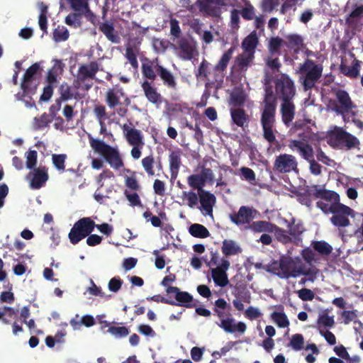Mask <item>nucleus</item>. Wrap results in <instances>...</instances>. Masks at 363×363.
<instances>
[{
	"mask_svg": "<svg viewBox=\"0 0 363 363\" xmlns=\"http://www.w3.org/2000/svg\"><path fill=\"white\" fill-rule=\"evenodd\" d=\"M220 4L221 0H198L200 11L211 16L217 14Z\"/></svg>",
	"mask_w": 363,
	"mask_h": 363,
	"instance_id": "obj_26",
	"label": "nucleus"
},
{
	"mask_svg": "<svg viewBox=\"0 0 363 363\" xmlns=\"http://www.w3.org/2000/svg\"><path fill=\"white\" fill-rule=\"evenodd\" d=\"M271 269L282 279L297 278L301 274L314 276L317 273L313 268L308 267L300 257L291 256H281L278 261L272 264Z\"/></svg>",
	"mask_w": 363,
	"mask_h": 363,
	"instance_id": "obj_1",
	"label": "nucleus"
},
{
	"mask_svg": "<svg viewBox=\"0 0 363 363\" xmlns=\"http://www.w3.org/2000/svg\"><path fill=\"white\" fill-rule=\"evenodd\" d=\"M287 227L289 228V233L293 239V242L298 243L301 241L300 235L305 230L302 223L301 222H296L294 219H292L291 223H288Z\"/></svg>",
	"mask_w": 363,
	"mask_h": 363,
	"instance_id": "obj_36",
	"label": "nucleus"
},
{
	"mask_svg": "<svg viewBox=\"0 0 363 363\" xmlns=\"http://www.w3.org/2000/svg\"><path fill=\"white\" fill-rule=\"evenodd\" d=\"M67 156L65 154H53L52 155V161L55 168L60 172H63L65 169V160Z\"/></svg>",
	"mask_w": 363,
	"mask_h": 363,
	"instance_id": "obj_55",
	"label": "nucleus"
},
{
	"mask_svg": "<svg viewBox=\"0 0 363 363\" xmlns=\"http://www.w3.org/2000/svg\"><path fill=\"white\" fill-rule=\"evenodd\" d=\"M322 67L315 65L312 60H307L299 68L301 79L306 89L313 86L322 73Z\"/></svg>",
	"mask_w": 363,
	"mask_h": 363,
	"instance_id": "obj_6",
	"label": "nucleus"
},
{
	"mask_svg": "<svg viewBox=\"0 0 363 363\" xmlns=\"http://www.w3.org/2000/svg\"><path fill=\"white\" fill-rule=\"evenodd\" d=\"M166 291L168 294L174 295L177 301V303L175 302V305L183 306L185 307L191 306L193 298L189 293L181 291L175 286H168Z\"/></svg>",
	"mask_w": 363,
	"mask_h": 363,
	"instance_id": "obj_21",
	"label": "nucleus"
},
{
	"mask_svg": "<svg viewBox=\"0 0 363 363\" xmlns=\"http://www.w3.org/2000/svg\"><path fill=\"white\" fill-rule=\"evenodd\" d=\"M353 104L347 92L343 90H337L335 92V99H330L327 104V111L335 112L342 117L345 122L349 121L350 117L355 115Z\"/></svg>",
	"mask_w": 363,
	"mask_h": 363,
	"instance_id": "obj_5",
	"label": "nucleus"
},
{
	"mask_svg": "<svg viewBox=\"0 0 363 363\" xmlns=\"http://www.w3.org/2000/svg\"><path fill=\"white\" fill-rule=\"evenodd\" d=\"M205 178L200 174H191L187 178V183L190 187L197 190L198 193L204 191L203 187L205 185Z\"/></svg>",
	"mask_w": 363,
	"mask_h": 363,
	"instance_id": "obj_42",
	"label": "nucleus"
},
{
	"mask_svg": "<svg viewBox=\"0 0 363 363\" xmlns=\"http://www.w3.org/2000/svg\"><path fill=\"white\" fill-rule=\"evenodd\" d=\"M361 64L362 62L359 60L354 58L353 55H350V62L348 63L347 59L343 60L340 69L345 75L351 78H356L359 74Z\"/></svg>",
	"mask_w": 363,
	"mask_h": 363,
	"instance_id": "obj_19",
	"label": "nucleus"
},
{
	"mask_svg": "<svg viewBox=\"0 0 363 363\" xmlns=\"http://www.w3.org/2000/svg\"><path fill=\"white\" fill-rule=\"evenodd\" d=\"M276 92L283 101H291L295 94V89L293 82L289 77L282 75L277 79Z\"/></svg>",
	"mask_w": 363,
	"mask_h": 363,
	"instance_id": "obj_14",
	"label": "nucleus"
},
{
	"mask_svg": "<svg viewBox=\"0 0 363 363\" xmlns=\"http://www.w3.org/2000/svg\"><path fill=\"white\" fill-rule=\"evenodd\" d=\"M50 121V116L46 113H43L40 117L34 118L33 126L35 129H42L46 127Z\"/></svg>",
	"mask_w": 363,
	"mask_h": 363,
	"instance_id": "obj_61",
	"label": "nucleus"
},
{
	"mask_svg": "<svg viewBox=\"0 0 363 363\" xmlns=\"http://www.w3.org/2000/svg\"><path fill=\"white\" fill-rule=\"evenodd\" d=\"M38 7L40 10V15L38 19V24L40 29L43 32H47V13L48 6L43 2L38 3Z\"/></svg>",
	"mask_w": 363,
	"mask_h": 363,
	"instance_id": "obj_46",
	"label": "nucleus"
},
{
	"mask_svg": "<svg viewBox=\"0 0 363 363\" xmlns=\"http://www.w3.org/2000/svg\"><path fill=\"white\" fill-rule=\"evenodd\" d=\"M26 179L29 182L31 189H39L48 179V170L45 167L30 169V172L26 176Z\"/></svg>",
	"mask_w": 363,
	"mask_h": 363,
	"instance_id": "obj_15",
	"label": "nucleus"
},
{
	"mask_svg": "<svg viewBox=\"0 0 363 363\" xmlns=\"http://www.w3.org/2000/svg\"><path fill=\"white\" fill-rule=\"evenodd\" d=\"M200 206H198L199 209L204 216H210L212 219L213 208L216 202V198L214 194L207 191H201L199 193Z\"/></svg>",
	"mask_w": 363,
	"mask_h": 363,
	"instance_id": "obj_16",
	"label": "nucleus"
},
{
	"mask_svg": "<svg viewBox=\"0 0 363 363\" xmlns=\"http://www.w3.org/2000/svg\"><path fill=\"white\" fill-rule=\"evenodd\" d=\"M26 158V167L29 169H34L37 164L38 153L35 150H29L25 155Z\"/></svg>",
	"mask_w": 363,
	"mask_h": 363,
	"instance_id": "obj_62",
	"label": "nucleus"
},
{
	"mask_svg": "<svg viewBox=\"0 0 363 363\" xmlns=\"http://www.w3.org/2000/svg\"><path fill=\"white\" fill-rule=\"evenodd\" d=\"M123 133L128 144L132 145H145L143 135L140 130L134 128L131 123L121 125Z\"/></svg>",
	"mask_w": 363,
	"mask_h": 363,
	"instance_id": "obj_18",
	"label": "nucleus"
},
{
	"mask_svg": "<svg viewBox=\"0 0 363 363\" xmlns=\"http://www.w3.org/2000/svg\"><path fill=\"white\" fill-rule=\"evenodd\" d=\"M271 318L279 328H288L289 325V320L284 313L273 312Z\"/></svg>",
	"mask_w": 363,
	"mask_h": 363,
	"instance_id": "obj_47",
	"label": "nucleus"
},
{
	"mask_svg": "<svg viewBox=\"0 0 363 363\" xmlns=\"http://www.w3.org/2000/svg\"><path fill=\"white\" fill-rule=\"evenodd\" d=\"M258 43L257 34L253 32L247 36L242 43L243 52L255 55V51Z\"/></svg>",
	"mask_w": 363,
	"mask_h": 363,
	"instance_id": "obj_35",
	"label": "nucleus"
},
{
	"mask_svg": "<svg viewBox=\"0 0 363 363\" xmlns=\"http://www.w3.org/2000/svg\"><path fill=\"white\" fill-rule=\"evenodd\" d=\"M230 311V307L228 303L223 298H218L215 302L214 312L218 317V313L225 315L229 314Z\"/></svg>",
	"mask_w": 363,
	"mask_h": 363,
	"instance_id": "obj_50",
	"label": "nucleus"
},
{
	"mask_svg": "<svg viewBox=\"0 0 363 363\" xmlns=\"http://www.w3.org/2000/svg\"><path fill=\"white\" fill-rule=\"evenodd\" d=\"M346 23L354 29H359L363 25V5L356 7L347 17Z\"/></svg>",
	"mask_w": 363,
	"mask_h": 363,
	"instance_id": "obj_23",
	"label": "nucleus"
},
{
	"mask_svg": "<svg viewBox=\"0 0 363 363\" xmlns=\"http://www.w3.org/2000/svg\"><path fill=\"white\" fill-rule=\"evenodd\" d=\"M181 198L183 201H186V205L191 208H194L196 206H198V203L199 201V194H196L192 191H183L181 196Z\"/></svg>",
	"mask_w": 363,
	"mask_h": 363,
	"instance_id": "obj_44",
	"label": "nucleus"
},
{
	"mask_svg": "<svg viewBox=\"0 0 363 363\" xmlns=\"http://www.w3.org/2000/svg\"><path fill=\"white\" fill-rule=\"evenodd\" d=\"M18 312V309L10 307H4V310L0 311V320H1L4 324H9L10 320L8 319V318H15Z\"/></svg>",
	"mask_w": 363,
	"mask_h": 363,
	"instance_id": "obj_53",
	"label": "nucleus"
},
{
	"mask_svg": "<svg viewBox=\"0 0 363 363\" xmlns=\"http://www.w3.org/2000/svg\"><path fill=\"white\" fill-rule=\"evenodd\" d=\"M174 48L177 56L183 60H191L197 55L196 43L188 38L179 39Z\"/></svg>",
	"mask_w": 363,
	"mask_h": 363,
	"instance_id": "obj_12",
	"label": "nucleus"
},
{
	"mask_svg": "<svg viewBox=\"0 0 363 363\" xmlns=\"http://www.w3.org/2000/svg\"><path fill=\"white\" fill-rule=\"evenodd\" d=\"M95 228L94 222L90 218H83L74 223L69 233L71 243L75 245L88 236Z\"/></svg>",
	"mask_w": 363,
	"mask_h": 363,
	"instance_id": "obj_8",
	"label": "nucleus"
},
{
	"mask_svg": "<svg viewBox=\"0 0 363 363\" xmlns=\"http://www.w3.org/2000/svg\"><path fill=\"white\" fill-rule=\"evenodd\" d=\"M181 156L182 152L179 150L172 151L169 156L172 178L175 179L178 175L179 169L182 164Z\"/></svg>",
	"mask_w": 363,
	"mask_h": 363,
	"instance_id": "obj_30",
	"label": "nucleus"
},
{
	"mask_svg": "<svg viewBox=\"0 0 363 363\" xmlns=\"http://www.w3.org/2000/svg\"><path fill=\"white\" fill-rule=\"evenodd\" d=\"M230 113L233 125L242 128L247 126L249 116L242 108L240 107H230Z\"/></svg>",
	"mask_w": 363,
	"mask_h": 363,
	"instance_id": "obj_20",
	"label": "nucleus"
},
{
	"mask_svg": "<svg viewBox=\"0 0 363 363\" xmlns=\"http://www.w3.org/2000/svg\"><path fill=\"white\" fill-rule=\"evenodd\" d=\"M273 233H274L275 236L279 241L283 243H288L290 242H293V239L291 235H288V233L286 230L279 228L276 225Z\"/></svg>",
	"mask_w": 363,
	"mask_h": 363,
	"instance_id": "obj_58",
	"label": "nucleus"
},
{
	"mask_svg": "<svg viewBox=\"0 0 363 363\" xmlns=\"http://www.w3.org/2000/svg\"><path fill=\"white\" fill-rule=\"evenodd\" d=\"M53 62L54 65L48 71L47 76V81L50 84H55L57 82V78L62 74L64 67L60 60H55Z\"/></svg>",
	"mask_w": 363,
	"mask_h": 363,
	"instance_id": "obj_33",
	"label": "nucleus"
},
{
	"mask_svg": "<svg viewBox=\"0 0 363 363\" xmlns=\"http://www.w3.org/2000/svg\"><path fill=\"white\" fill-rule=\"evenodd\" d=\"M317 206L325 213H333V212L345 211L350 212L348 206L342 203H333L325 201H320L316 203Z\"/></svg>",
	"mask_w": 363,
	"mask_h": 363,
	"instance_id": "obj_28",
	"label": "nucleus"
},
{
	"mask_svg": "<svg viewBox=\"0 0 363 363\" xmlns=\"http://www.w3.org/2000/svg\"><path fill=\"white\" fill-rule=\"evenodd\" d=\"M218 318L219 320L216 322V324L226 333L238 332L243 334L246 331V324L241 321L237 322L230 313L223 315L220 313Z\"/></svg>",
	"mask_w": 363,
	"mask_h": 363,
	"instance_id": "obj_10",
	"label": "nucleus"
},
{
	"mask_svg": "<svg viewBox=\"0 0 363 363\" xmlns=\"http://www.w3.org/2000/svg\"><path fill=\"white\" fill-rule=\"evenodd\" d=\"M154 158L152 156H147L142 160V165L145 169L147 174L150 176H153L155 172L153 170Z\"/></svg>",
	"mask_w": 363,
	"mask_h": 363,
	"instance_id": "obj_63",
	"label": "nucleus"
},
{
	"mask_svg": "<svg viewBox=\"0 0 363 363\" xmlns=\"http://www.w3.org/2000/svg\"><path fill=\"white\" fill-rule=\"evenodd\" d=\"M72 8L79 13H86L89 12L88 0H67Z\"/></svg>",
	"mask_w": 363,
	"mask_h": 363,
	"instance_id": "obj_51",
	"label": "nucleus"
},
{
	"mask_svg": "<svg viewBox=\"0 0 363 363\" xmlns=\"http://www.w3.org/2000/svg\"><path fill=\"white\" fill-rule=\"evenodd\" d=\"M108 332L116 338L125 337L129 334L128 329L125 326H112L108 328Z\"/></svg>",
	"mask_w": 363,
	"mask_h": 363,
	"instance_id": "obj_59",
	"label": "nucleus"
},
{
	"mask_svg": "<svg viewBox=\"0 0 363 363\" xmlns=\"http://www.w3.org/2000/svg\"><path fill=\"white\" fill-rule=\"evenodd\" d=\"M94 113L99 122V123H105V121L108 118L107 116L106 108L101 105H96L94 108Z\"/></svg>",
	"mask_w": 363,
	"mask_h": 363,
	"instance_id": "obj_60",
	"label": "nucleus"
},
{
	"mask_svg": "<svg viewBox=\"0 0 363 363\" xmlns=\"http://www.w3.org/2000/svg\"><path fill=\"white\" fill-rule=\"evenodd\" d=\"M326 140L330 147L337 150H359L360 142L358 138L341 127L334 126L328 130Z\"/></svg>",
	"mask_w": 363,
	"mask_h": 363,
	"instance_id": "obj_4",
	"label": "nucleus"
},
{
	"mask_svg": "<svg viewBox=\"0 0 363 363\" xmlns=\"http://www.w3.org/2000/svg\"><path fill=\"white\" fill-rule=\"evenodd\" d=\"M314 195L325 201L333 203H340L339 195L333 191H328L323 187L315 186Z\"/></svg>",
	"mask_w": 363,
	"mask_h": 363,
	"instance_id": "obj_32",
	"label": "nucleus"
},
{
	"mask_svg": "<svg viewBox=\"0 0 363 363\" xmlns=\"http://www.w3.org/2000/svg\"><path fill=\"white\" fill-rule=\"evenodd\" d=\"M210 263L216 265L215 268L211 269V275L216 285L225 287L228 283V278L226 272L230 267V262L227 259H218L215 255L211 259Z\"/></svg>",
	"mask_w": 363,
	"mask_h": 363,
	"instance_id": "obj_7",
	"label": "nucleus"
},
{
	"mask_svg": "<svg viewBox=\"0 0 363 363\" xmlns=\"http://www.w3.org/2000/svg\"><path fill=\"white\" fill-rule=\"evenodd\" d=\"M282 121L289 125L294 119L295 115V106L291 101H283L281 106Z\"/></svg>",
	"mask_w": 363,
	"mask_h": 363,
	"instance_id": "obj_29",
	"label": "nucleus"
},
{
	"mask_svg": "<svg viewBox=\"0 0 363 363\" xmlns=\"http://www.w3.org/2000/svg\"><path fill=\"white\" fill-rule=\"evenodd\" d=\"M123 93L121 89H111L106 94V102L111 108H113L120 104V99Z\"/></svg>",
	"mask_w": 363,
	"mask_h": 363,
	"instance_id": "obj_38",
	"label": "nucleus"
},
{
	"mask_svg": "<svg viewBox=\"0 0 363 363\" xmlns=\"http://www.w3.org/2000/svg\"><path fill=\"white\" fill-rule=\"evenodd\" d=\"M40 69L41 62H36L26 70L21 84V89L26 94H31L35 90L38 76Z\"/></svg>",
	"mask_w": 363,
	"mask_h": 363,
	"instance_id": "obj_11",
	"label": "nucleus"
},
{
	"mask_svg": "<svg viewBox=\"0 0 363 363\" xmlns=\"http://www.w3.org/2000/svg\"><path fill=\"white\" fill-rule=\"evenodd\" d=\"M222 252L227 256L235 255L241 252V247L234 240H225L223 242Z\"/></svg>",
	"mask_w": 363,
	"mask_h": 363,
	"instance_id": "obj_40",
	"label": "nucleus"
},
{
	"mask_svg": "<svg viewBox=\"0 0 363 363\" xmlns=\"http://www.w3.org/2000/svg\"><path fill=\"white\" fill-rule=\"evenodd\" d=\"M304 338L301 334H295L290 338L289 346L295 351H300L303 348Z\"/></svg>",
	"mask_w": 363,
	"mask_h": 363,
	"instance_id": "obj_54",
	"label": "nucleus"
},
{
	"mask_svg": "<svg viewBox=\"0 0 363 363\" xmlns=\"http://www.w3.org/2000/svg\"><path fill=\"white\" fill-rule=\"evenodd\" d=\"M354 237L357 239L356 251H363V224L355 230Z\"/></svg>",
	"mask_w": 363,
	"mask_h": 363,
	"instance_id": "obj_64",
	"label": "nucleus"
},
{
	"mask_svg": "<svg viewBox=\"0 0 363 363\" xmlns=\"http://www.w3.org/2000/svg\"><path fill=\"white\" fill-rule=\"evenodd\" d=\"M157 66L159 65H154L152 62H147L143 63L142 66V72L143 75L150 79H155L156 75L155 72H157Z\"/></svg>",
	"mask_w": 363,
	"mask_h": 363,
	"instance_id": "obj_48",
	"label": "nucleus"
},
{
	"mask_svg": "<svg viewBox=\"0 0 363 363\" xmlns=\"http://www.w3.org/2000/svg\"><path fill=\"white\" fill-rule=\"evenodd\" d=\"M247 98L242 89L235 87L230 94L228 103L231 107H240L247 101Z\"/></svg>",
	"mask_w": 363,
	"mask_h": 363,
	"instance_id": "obj_25",
	"label": "nucleus"
},
{
	"mask_svg": "<svg viewBox=\"0 0 363 363\" xmlns=\"http://www.w3.org/2000/svg\"><path fill=\"white\" fill-rule=\"evenodd\" d=\"M257 211L252 207L242 206L237 213H231L229 218L238 226L250 224L257 217Z\"/></svg>",
	"mask_w": 363,
	"mask_h": 363,
	"instance_id": "obj_13",
	"label": "nucleus"
},
{
	"mask_svg": "<svg viewBox=\"0 0 363 363\" xmlns=\"http://www.w3.org/2000/svg\"><path fill=\"white\" fill-rule=\"evenodd\" d=\"M99 69L96 62H91L87 65H82L79 69L78 79L85 80L86 79L93 78Z\"/></svg>",
	"mask_w": 363,
	"mask_h": 363,
	"instance_id": "obj_31",
	"label": "nucleus"
},
{
	"mask_svg": "<svg viewBox=\"0 0 363 363\" xmlns=\"http://www.w3.org/2000/svg\"><path fill=\"white\" fill-rule=\"evenodd\" d=\"M189 233L196 238H206L210 235L208 229L201 224L194 223L189 228Z\"/></svg>",
	"mask_w": 363,
	"mask_h": 363,
	"instance_id": "obj_43",
	"label": "nucleus"
},
{
	"mask_svg": "<svg viewBox=\"0 0 363 363\" xmlns=\"http://www.w3.org/2000/svg\"><path fill=\"white\" fill-rule=\"evenodd\" d=\"M313 248L323 256L330 255L333 250L332 246L325 241H314L312 242Z\"/></svg>",
	"mask_w": 363,
	"mask_h": 363,
	"instance_id": "obj_45",
	"label": "nucleus"
},
{
	"mask_svg": "<svg viewBox=\"0 0 363 363\" xmlns=\"http://www.w3.org/2000/svg\"><path fill=\"white\" fill-rule=\"evenodd\" d=\"M247 228L255 233H272L275 229V225L267 221L259 220L250 223Z\"/></svg>",
	"mask_w": 363,
	"mask_h": 363,
	"instance_id": "obj_37",
	"label": "nucleus"
},
{
	"mask_svg": "<svg viewBox=\"0 0 363 363\" xmlns=\"http://www.w3.org/2000/svg\"><path fill=\"white\" fill-rule=\"evenodd\" d=\"M121 175L124 177L125 186L131 190H138L140 186L135 177V173L128 169H123Z\"/></svg>",
	"mask_w": 363,
	"mask_h": 363,
	"instance_id": "obj_39",
	"label": "nucleus"
},
{
	"mask_svg": "<svg viewBox=\"0 0 363 363\" xmlns=\"http://www.w3.org/2000/svg\"><path fill=\"white\" fill-rule=\"evenodd\" d=\"M274 169L279 173H290L298 172V161L295 156L290 154H281L276 157L274 162Z\"/></svg>",
	"mask_w": 363,
	"mask_h": 363,
	"instance_id": "obj_9",
	"label": "nucleus"
},
{
	"mask_svg": "<svg viewBox=\"0 0 363 363\" xmlns=\"http://www.w3.org/2000/svg\"><path fill=\"white\" fill-rule=\"evenodd\" d=\"M114 180V174L109 169L104 170L97 178V183L99 188H103L108 182Z\"/></svg>",
	"mask_w": 363,
	"mask_h": 363,
	"instance_id": "obj_52",
	"label": "nucleus"
},
{
	"mask_svg": "<svg viewBox=\"0 0 363 363\" xmlns=\"http://www.w3.org/2000/svg\"><path fill=\"white\" fill-rule=\"evenodd\" d=\"M255 55L242 52L238 55L235 60L234 69L239 71L240 74L245 73L251 65Z\"/></svg>",
	"mask_w": 363,
	"mask_h": 363,
	"instance_id": "obj_24",
	"label": "nucleus"
},
{
	"mask_svg": "<svg viewBox=\"0 0 363 363\" xmlns=\"http://www.w3.org/2000/svg\"><path fill=\"white\" fill-rule=\"evenodd\" d=\"M157 72L163 80L164 84L168 87L174 89L176 87V81L173 74L167 69L162 66H157Z\"/></svg>",
	"mask_w": 363,
	"mask_h": 363,
	"instance_id": "obj_41",
	"label": "nucleus"
},
{
	"mask_svg": "<svg viewBox=\"0 0 363 363\" xmlns=\"http://www.w3.org/2000/svg\"><path fill=\"white\" fill-rule=\"evenodd\" d=\"M240 173L242 179L249 182L250 184H255L256 183V176L254 171L248 167H241Z\"/></svg>",
	"mask_w": 363,
	"mask_h": 363,
	"instance_id": "obj_57",
	"label": "nucleus"
},
{
	"mask_svg": "<svg viewBox=\"0 0 363 363\" xmlns=\"http://www.w3.org/2000/svg\"><path fill=\"white\" fill-rule=\"evenodd\" d=\"M142 88L147 100L156 105L162 104V96L157 91V89L153 87L150 82L145 81L142 84Z\"/></svg>",
	"mask_w": 363,
	"mask_h": 363,
	"instance_id": "obj_27",
	"label": "nucleus"
},
{
	"mask_svg": "<svg viewBox=\"0 0 363 363\" xmlns=\"http://www.w3.org/2000/svg\"><path fill=\"white\" fill-rule=\"evenodd\" d=\"M289 147L293 152H297L307 162L314 158V150L311 145L300 140H291Z\"/></svg>",
	"mask_w": 363,
	"mask_h": 363,
	"instance_id": "obj_17",
	"label": "nucleus"
},
{
	"mask_svg": "<svg viewBox=\"0 0 363 363\" xmlns=\"http://www.w3.org/2000/svg\"><path fill=\"white\" fill-rule=\"evenodd\" d=\"M91 148L101 155L109 166L116 171H123L124 162L117 146L107 145L104 140L89 136Z\"/></svg>",
	"mask_w": 363,
	"mask_h": 363,
	"instance_id": "obj_3",
	"label": "nucleus"
},
{
	"mask_svg": "<svg viewBox=\"0 0 363 363\" xmlns=\"http://www.w3.org/2000/svg\"><path fill=\"white\" fill-rule=\"evenodd\" d=\"M99 30L111 42L113 43H118L120 42V37L115 32L113 23L107 21L101 23L99 25Z\"/></svg>",
	"mask_w": 363,
	"mask_h": 363,
	"instance_id": "obj_34",
	"label": "nucleus"
},
{
	"mask_svg": "<svg viewBox=\"0 0 363 363\" xmlns=\"http://www.w3.org/2000/svg\"><path fill=\"white\" fill-rule=\"evenodd\" d=\"M266 91L264 105L261 116V124L264 139L272 144L276 141L277 130L274 128V125L277 104L275 98L272 93Z\"/></svg>",
	"mask_w": 363,
	"mask_h": 363,
	"instance_id": "obj_2",
	"label": "nucleus"
},
{
	"mask_svg": "<svg viewBox=\"0 0 363 363\" xmlns=\"http://www.w3.org/2000/svg\"><path fill=\"white\" fill-rule=\"evenodd\" d=\"M350 212L340 211V212H333V216L330 218L331 223L336 227L338 228H344L350 225V220L347 216H351L354 218L355 216L354 211L348 207Z\"/></svg>",
	"mask_w": 363,
	"mask_h": 363,
	"instance_id": "obj_22",
	"label": "nucleus"
},
{
	"mask_svg": "<svg viewBox=\"0 0 363 363\" xmlns=\"http://www.w3.org/2000/svg\"><path fill=\"white\" fill-rule=\"evenodd\" d=\"M233 52L234 48H230L229 50H228L225 52L223 54L219 62L216 66V70L223 71L227 67L228 64L232 57Z\"/></svg>",
	"mask_w": 363,
	"mask_h": 363,
	"instance_id": "obj_49",
	"label": "nucleus"
},
{
	"mask_svg": "<svg viewBox=\"0 0 363 363\" xmlns=\"http://www.w3.org/2000/svg\"><path fill=\"white\" fill-rule=\"evenodd\" d=\"M69 32L65 26H57L53 32V38L56 42H61L67 40Z\"/></svg>",
	"mask_w": 363,
	"mask_h": 363,
	"instance_id": "obj_56",
	"label": "nucleus"
}]
</instances>
